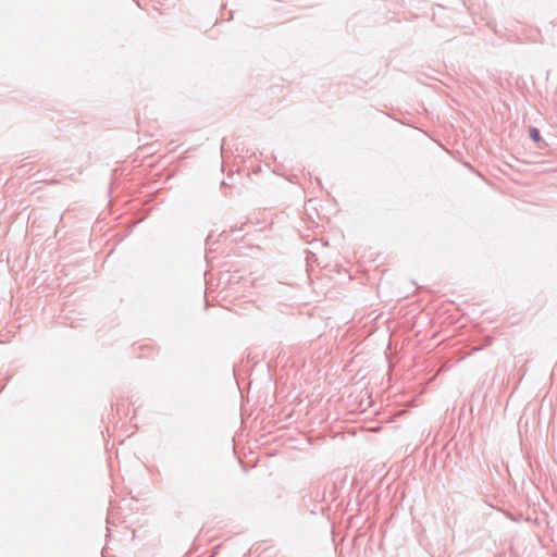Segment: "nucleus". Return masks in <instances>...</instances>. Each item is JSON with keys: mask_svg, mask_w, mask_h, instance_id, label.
<instances>
[{"mask_svg": "<svg viewBox=\"0 0 557 557\" xmlns=\"http://www.w3.org/2000/svg\"><path fill=\"white\" fill-rule=\"evenodd\" d=\"M529 135H530V138L532 140H534L535 143H539L542 139L541 133L536 127H530Z\"/></svg>", "mask_w": 557, "mask_h": 557, "instance_id": "f257e3e1", "label": "nucleus"}]
</instances>
